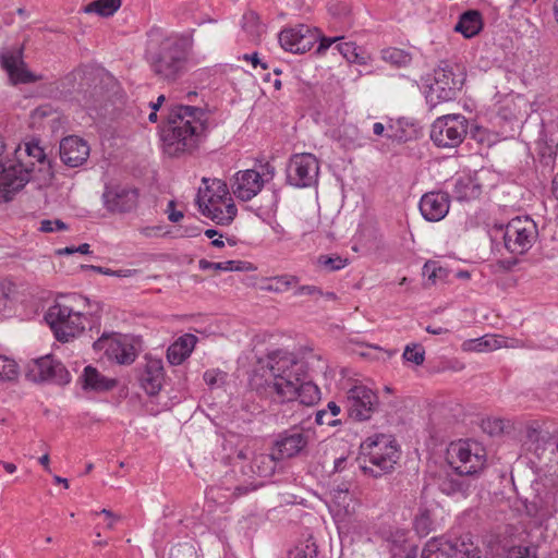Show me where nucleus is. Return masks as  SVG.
Masks as SVG:
<instances>
[{"label":"nucleus","mask_w":558,"mask_h":558,"mask_svg":"<svg viewBox=\"0 0 558 558\" xmlns=\"http://www.w3.org/2000/svg\"><path fill=\"white\" fill-rule=\"evenodd\" d=\"M279 460L274 450L271 453H253L248 448L242 449L234 463L239 470L227 473L221 483L210 486L207 493L215 501L225 502L253 492L263 485L256 477L270 476Z\"/></svg>","instance_id":"nucleus-1"},{"label":"nucleus","mask_w":558,"mask_h":558,"mask_svg":"<svg viewBox=\"0 0 558 558\" xmlns=\"http://www.w3.org/2000/svg\"><path fill=\"white\" fill-rule=\"evenodd\" d=\"M193 50V32L170 33L147 50V61L159 81L173 84L187 73Z\"/></svg>","instance_id":"nucleus-2"},{"label":"nucleus","mask_w":558,"mask_h":558,"mask_svg":"<svg viewBox=\"0 0 558 558\" xmlns=\"http://www.w3.org/2000/svg\"><path fill=\"white\" fill-rule=\"evenodd\" d=\"M207 130V114L198 107L177 105L168 114L163 130L165 151L178 156L194 150Z\"/></svg>","instance_id":"nucleus-3"},{"label":"nucleus","mask_w":558,"mask_h":558,"mask_svg":"<svg viewBox=\"0 0 558 558\" xmlns=\"http://www.w3.org/2000/svg\"><path fill=\"white\" fill-rule=\"evenodd\" d=\"M307 362L293 353L276 352L268 359L265 371V393L279 402H290L296 386L307 378Z\"/></svg>","instance_id":"nucleus-4"},{"label":"nucleus","mask_w":558,"mask_h":558,"mask_svg":"<svg viewBox=\"0 0 558 558\" xmlns=\"http://www.w3.org/2000/svg\"><path fill=\"white\" fill-rule=\"evenodd\" d=\"M88 300L81 294L59 295L45 314L58 341L69 342L78 337L85 329L87 316L85 308Z\"/></svg>","instance_id":"nucleus-5"},{"label":"nucleus","mask_w":558,"mask_h":558,"mask_svg":"<svg viewBox=\"0 0 558 558\" xmlns=\"http://www.w3.org/2000/svg\"><path fill=\"white\" fill-rule=\"evenodd\" d=\"M205 189H199L197 204L202 214L218 225H229L236 216L228 185L219 179L203 178Z\"/></svg>","instance_id":"nucleus-6"},{"label":"nucleus","mask_w":558,"mask_h":558,"mask_svg":"<svg viewBox=\"0 0 558 558\" xmlns=\"http://www.w3.org/2000/svg\"><path fill=\"white\" fill-rule=\"evenodd\" d=\"M371 465H364L363 471L374 477L390 472L399 459V450L389 435L368 437L361 446Z\"/></svg>","instance_id":"nucleus-7"},{"label":"nucleus","mask_w":558,"mask_h":558,"mask_svg":"<svg viewBox=\"0 0 558 558\" xmlns=\"http://www.w3.org/2000/svg\"><path fill=\"white\" fill-rule=\"evenodd\" d=\"M466 78L465 71L459 64L440 62L434 71V81L429 85L427 101L436 106L453 100L461 90Z\"/></svg>","instance_id":"nucleus-8"},{"label":"nucleus","mask_w":558,"mask_h":558,"mask_svg":"<svg viewBox=\"0 0 558 558\" xmlns=\"http://www.w3.org/2000/svg\"><path fill=\"white\" fill-rule=\"evenodd\" d=\"M447 461L458 475H474L484 469L486 454L477 442L459 440L449 445Z\"/></svg>","instance_id":"nucleus-9"},{"label":"nucleus","mask_w":558,"mask_h":558,"mask_svg":"<svg viewBox=\"0 0 558 558\" xmlns=\"http://www.w3.org/2000/svg\"><path fill=\"white\" fill-rule=\"evenodd\" d=\"M468 133V120L462 114H446L432 124L430 138L438 147H457Z\"/></svg>","instance_id":"nucleus-10"},{"label":"nucleus","mask_w":558,"mask_h":558,"mask_svg":"<svg viewBox=\"0 0 558 558\" xmlns=\"http://www.w3.org/2000/svg\"><path fill=\"white\" fill-rule=\"evenodd\" d=\"M287 182L298 189L312 187L317 184L319 175L318 159L310 153L291 156L287 165Z\"/></svg>","instance_id":"nucleus-11"},{"label":"nucleus","mask_w":558,"mask_h":558,"mask_svg":"<svg viewBox=\"0 0 558 558\" xmlns=\"http://www.w3.org/2000/svg\"><path fill=\"white\" fill-rule=\"evenodd\" d=\"M29 168L20 157V163H4V153L0 158V203L10 201L33 178Z\"/></svg>","instance_id":"nucleus-12"},{"label":"nucleus","mask_w":558,"mask_h":558,"mask_svg":"<svg viewBox=\"0 0 558 558\" xmlns=\"http://www.w3.org/2000/svg\"><path fill=\"white\" fill-rule=\"evenodd\" d=\"M264 168L266 170L264 173L254 169L238 171L231 180L233 195L243 202L255 197L262 191L265 182L275 175V168L267 162Z\"/></svg>","instance_id":"nucleus-13"},{"label":"nucleus","mask_w":558,"mask_h":558,"mask_svg":"<svg viewBox=\"0 0 558 558\" xmlns=\"http://www.w3.org/2000/svg\"><path fill=\"white\" fill-rule=\"evenodd\" d=\"M105 208L111 214H128L140 203V190L130 183H111L102 193Z\"/></svg>","instance_id":"nucleus-14"},{"label":"nucleus","mask_w":558,"mask_h":558,"mask_svg":"<svg viewBox=\"0 0 558 558\" xmlns=\"http://www.w3.org/2000/svg\"><path fill=\"white\" fill-rule=\"evenodd\" d=\"M537 236L535 222L529 217L513 218L506 227L505 246L514 254H523L530 250Z\"/></svg>","instance_id":"nucleus-15"},{"label":"nucleus","mask_w":558,"mask_h":558,"mask_svg":"<svg viewBox=\"0 0 558 558\" xmlns=\"http://www.w3.org/2000/svg\"><path fill=\"white\" fill-rule=\"evenodd\" d=\"M347 410L350 417L365 421L372 417L378 407L377 395L364 385H354L347 392Z\"/></svg>","instance_id":"nucleus-16"},{"label":"nucleus","mask_w":558,"mask_h":558,"mask_svg":"<svg viewBox=\"0 0 558 558\" xmlns=\"http://www.w3.org/2000/svg\"><path fill=\"white\" fill-rule=\"evenodd\" d=\"M26 377L34 383L51 381L64 385L70 381V373L61 362L50 355L33 360L27 366Z\"/></svg>","instance_id":"nucleus-17"},{"label":"nucleus","mask_w":558,"mask_h":558,"mask_svg":"<svg viewBox=\"0 0 558 558\" xmlns=\"http://www.w3.org/2000/svg\"><path fill=\"white\" fill-rule=\"evenodd\" d=\"M95 351H105V354L119 364H130L135 359L132 344L118 333H102L94 343Z\"/></svg>","instance_id":"nucleus-18"},{"label":"nucleus","mask_w":558,"mask_h":558,"mask_svg":"<svg viewBox=\"0 0 558 558\" xmlns=\"http://www.w3.org/2000/svg\"><path fill=\"white\" fill-rule=\"evenodd\" d=\"M318 35L306 25L286 28L279 34V43L286 51L304 53L312 49Z\"/></svg>","instance_id":"nucleus-19"},{"label":"nucleus","mask_w":558,"mask_h":558,"mask_svg":"<svg viewBox=\"0 0 558 558\" xmlns=\"http://www.w3.org/2000/svg\"><path fill=\"white\" fill-rule=\"evenodd\" d=\"M22 48L16 51L3 50L0 52V64L8 73L10 82L13 85L27 84L41 80L26 69V64L22 59Z\"/></svg>","instance_id":"nucleus-20"},{"label":"nucleus","mask_w":558,"mask_h":558,"mask_svg":"<svg viewBox=\"0 0 558 558\" xmlns=\"http://www.w3.org/2000/svg\"><path fill=\"white\" fill-rule=\"evenodd\" d=\"M525 437L530 449L539 456L554 447L558 439V428H551L547 423L532 422L526 426Z\"/></svg>","instance_id":"nucleus-21"},{"label":"nucleus","mask_w":558,"mask_h":558,"mask_svg":"<svg viewBox=\"0 0 558 558\" xmlns=\"http://www.w3.org/2000/svg\"><path fill=\"white\" fill-rule=\"evenodd\" d=\"M449 195L444 192H428L424 194L420 202L422 216L432 222L440 221L449 211Z\"/></svg>","instance_id":"nucleus-22"},{"label":"nucleus","mask_w":558,"mask_h":558,"mask_svg":"<svg viewBox=\"0 0 558 558\" xmlns=\"http://www.w3.org/2000/svg\"><path fill=\"white\" fill-rule=\"evenodd\" d=\"M308 444V435L303 432H287L276 441L274 451L277 459H290L301 453Z\"/></svg>","instance_id":"nucleus-23"},{"label":"nucleus","mask_w":558,"mask_h":558,"mask_svg":"<svg viewBox=\"0 0 558 558\" xmlns=\"http://www.w3.org/2000/svg\"><path fill=\"white\" fill-rule=\"evenodd\" d=\"M89 156L88 144L78 136H68L60 143L61 160L70 167L83 165Z\"/></svg>","instance_id":"nucleus-24"},{"label":"nucleus","mask_w":558,"mask_h":558,"mask_svg":"<svg viewBox=\"0 0 558 558\" xmlns=\"http://www.w3.org/2000/svg\"><path fill=\"white\" fill-rule=\"evenodd\" d=\"M329 508L336 512L337 515L349 514L353 511L352 495L350 493V483L343 482L333 484L329 492L326 494Z\"/></svg>","instance_id":"nucleus-25"},{"label":"nucleus","mask_w":558,"mask_h":558,"mask_svg":"<svg viewBox=\"0 0 558 558\" xmlns=\"http://www.w3.org/2000/svg\"><path fill=\"white\" fill-rule=\"evenodd\" d=\"M141 386L149 396L157 395L163 381V366L160 360H150L147 362L142 375Z\"/></svg>","instance_id":"nucleus-26"},{"label":"nucleus","mask_w":558,"mask_h":558,"mask_svg":"<svg viewBox=\"0 0 558 558\" xmlns=\"http://www.w3.org/2000/svg\"><path fill=\"white\" fill-rule=\"evenodd\" d=\"M15 154L17 163H20L21 157L24 163H27L29 168H34V172L36 171V165H38L39 171L49 169V162L46 158L44 149L37 143H26L25 147L23 149L19 147L15 150Z\"/></svg>","instance_id":"nucleus-27"},{"label":"nucleus","mask_w":558,"mask_h":558,"mask_svg":"<svg viewBox=\"0 0 558 558\" xmlns=\"http://www.w3.org/2000/svg\"><path fill=\"white\" fill-rule=\"evenodd\" d=\"M196 343V337L185 333L172 343L167 351L168 361L172 365L181 364L193 351Z\"/></svg>","instance_id":"nucleus-28"},{"label":"nucleus","mask_w":558,"mask_h":558,"mask_svg":"<svg viewBox=\"0 0 558 558\" xmlns=\"http://www.w3.org/2000/svg\"><path fill=\"white\" fill-rule=\"evenodd\" d=\"M502 347H509L506 341L496 336H483L476 339H469L463 341L461 349L464 352H489Z\"/></svg>","instance_id":"nucleus-29"},{"label":"nucleus","mask_w":558,"mask_h":558,"mask_svg":"<svg viewBox=\"0 0 558 558\" xmlns=\"http://www.w3.org/2000/svg\"><path fill=\"white\" fill-rule=\"evenodd\" d=\"M483 27L482 15L478 11L470 10L461 14L454 31L461 33L465 38L477 35Z\"/></svg>","instance_id":"nucleus-30"},{"label":"nucleus","mask_w":558,"mask_h":558,"mask_svg":"<svg viewBox=\"0 0 558 558\" xmlns=\"http://www.w3.org/2000/svg\"><path fill=\"white\" fill-rule=\"evenodd\" d=\"M83 387L95 391H107L112 389L117 381L100 374L95 367L86 366L84 369Z\"/></svg>","instance_id":"nucleus-31"},{"label":"nucleus","mask_w":558,"mask_h":558,"mask_svg":"<svg viewBox=\"0 0 558 558\" xmlns=\"http://www.w3.org/2000/svg\"><path fill=\"white\" fill-rule=\"evenodd\" d=\"M465 475H459L458 477L448 476L441 484V490L447 495L461 494L466 497L472 488H475L474 481L464 477Z\"/></svg>","instance_id":"nucleus-32"},{"label":"nucleus","mask_w":558,"mask_h":558,"mask_svg":"<svg viewBox=\"0 0 558 558\" xmlns=\"http://www.w3.org/2000/svg\"><path fill=\"white\" fill-rule=\"evenodd\" d=\"M453 547L451 542L442 537L428 541L422 551V558H452Z\"/></svg>","instance_id":"nucleus-33"},{"label":"nucleus","mask_w":558,"mask_h":558,"mask_svg":"<svg viewBox=\"0 0 558 558\" xmlns=\"http://www.w3.org/2000/svg\"><path fill=\"white\" fill-rule=\"evenodd\" d=\"M299 281V277L284 274L265 279V282L260 289L267 292L282 293L292 287H295Z\"/></svg>","instance_id":"nucleus-34"},{"label":"nucleus","mask_w":558,"mask_h":558,"mask_svg":"<svg viewBox=\"0 0 558 558\" xmlns=\"http://www.w3.org/2000/svg\"><path fill=\"white\" fill-rule=\"evenodd\" d=\"M295 400L304 405H314L320 400V390L313 381L301 380L292 401Z\"/></svg>","instance_id":"nucleus-35"},{"label":"nucleus","mask_w":558,"mask_h":558,"mask_svg":"<svg viewBox=\"0 0 558 558\" xmlns=\"http://www.w3.org/2000/svg\"><path fill=\"white\" fill-rule=\"evenodd\" d=\"M122 4V0H94L83 8L86 14L95 13L101 17L112 16Z\"/></svg>","instance_id":"nucleus-36"},{"label":"nucleus","mask_w":558,"mask_h":558,"mask_svg":"<svg viewBox=\"0 0 558 558\" xmlns=\"http://www.w3.org/2000/svg\"><path fill=\"white\" fill-rule=\"evenodd\" d=\"M242 28L251 40H259L265 33V25L260 22L259 15L254 11L244 13L242 17Z\"/></svg>","instance_id":"nucleus-37"},{"label":"nucleus","mask_w":558,"mask_h":558,"mask_svg":"<svg viewBox=\"0 0 558 558\" xmlns=\"http://www.w3.org/2000/svg\"><path fill=\"white\" fill-rule=\"evenodd\" d=\"M451 546L453 547V555L459 553L463 558H482L480 547L475 545L473 537L469 534L451 543Z\"/></svg>","instance_id":"nucleus-38"},{"label":"nucleus","mask_w":558,"mask_h":558,"mask_svg":"<svg viewBox=\"0 0 558 558\" xmlns=\"http://www.w3.org/2000/svg\"><path fill=\"white\" fill-rule=\"evenodd\" d=\"M198 266L202 270L214 269L223 271H245L248 269V263L242 260H228L213 263L206 259H201Z\"/></svg>","instance_id":"nucleus-39"},{"label":"nucleus","mask_w":558,"mask_h":558,"mask_svg":"<svg viewBox=\"0 0 558 558\" xmlns=\"http://www.w3.org/2000/svg\"><path fill=\"white\" fill-rule=\"evenodd\" d=\"M336 50H338L344 59H347L349 62L357 63V64H366L368 57L365 54H361L357 50V46L352 43H339L335 47Z\"/></svg>","instance_id":"nucleus-40"},{"label":"nucleus","mask_w":558,"mask_h":558,"mask_svg":"<svg viewBox=\"0 0 558 558\" xmlns=\"http://www.w3.org/2000/svg\"><path fill=\"white\" fill-rule=\"evenodd\" d=\"M414 530L421 537L427 536L434 530V522L428 509H420L414 518Z\"/></svg>","instance_id":"nucleus-41"},{"label":"nucleus","mask_w":558,"mask_h":558,"mask_svg":"<svg viewBox=\"0 0 558 558\" xmlns=\"http://www.w3.org/2000/svg\"><path fill=\"white\" fill-rule=\"evenodd\" d=\"M423 275L427 277L430 284H436L438 281H444L448 272L437 262L428 260L423 267Z\"/></svg>","instance_id":"nucleus-42"},{"label":"nucleus","mask_w":558,"mask_h":558,"mask_svg":"<svg viewBox=\"0 0 558 558\" xmlns=\"http://www.w3.org/2000/svg\"><path fill=\"white\" fill-rule=\"evenodd\" d=\"M348 259L339 255H320L317 265L327 271H336L347 266Z\"/></svg>","instance_id":"nucleus-43"},{"label":"nucleus","mask_w":558,"mask_h":558,"mask_svg":"<svg viewBox=\"0 0 558 558\" xmlns=\"http://www.w3.org/2000/svg\"><path fill=\"white\" fill-rule=\"evenodd\" d=\"M19 368L14 360L0 355V379L14 380L17 378Z\"/></svg>","instance_id":"nucleus-44"},{"label":"nucleus","mask_w":558,"mask_h":558,"mask_svg":"<svg viewBox=\"0 0 558 558\" xmlns=\"http://www.w3.org/2000/svg\"><path fill=\"white\" fill-rule=\"evenodd\" d=\"M402 356L407 362H412L415 365H422L425 361V350L418 343L408 344L404 348Z\"/></svg>","instance_id":"nucleus-45"},{"label":"nucleus","mask_w":558,"mask_h":558,"mask_svg":"<svg viewBox=\"0 0 558 558\" xmlns=\"http://www.w3.org/2000/svg\"><path fill=\"white\" fill-rule=\"evenodd\" d=\"M383 59L399 66L408 64L411 60L408 53L397 48H389L384 50Z\"/></svg>","instance_id":"nucleus-46"},{"label":"nucleus","mask_w":558,"mask_h":558,"mask_svg":"<svg viewBox=\"0 0 558 558\" xmlns=\"http://www.w3.org/2000/svg\"><path fill=\"white\" fill-rule=\"evenodd\" d=\"M226 378L227 374L220 369H208L204 373V380L211 388L222 386Z\"/></svg>","instance_id":"nucleus-47"},{"label":"nucleus","mask_w":558,"mask_h":558,"mask_svg":"<svg viewBox=\"0 0 558 558\" xmlns=\"http://www.w3.org/2000/svg\"><path fill=\"white\" fill-rule=\"evenodd\" d=\"M104 99V92L101 87H94L92 92H85L83 96L84 106L86 108H97Z\"/></svg>","instance_id":"nucleus-48"},{"label":"nucleus","mask_w":558,"mask_h":558,"mask_svg":"<svg viewBox=\"0 0 558 558\" xmlns=\"http://www.w3.org/2000/svg\"><path fill=\"white\" fill-rule=\"evenodd\" d=\"M317 548L315 544H305L295 547L290 551V558H316Z\"/></svg>","instance_id":"nucleus-49"},{"label":"nucleus","mask_w":558,"mask_h":558,"mask_svg":"<svg viewBox=\"0 0 558 558\" xmlns=\"http://www.w3.org/2000/svg\"><path fill=\"white\" fill-rule=\"evenodd\" d=\"M68 230V226L60 219L49 220L45 219L40 221L39 231L49 233L54 231Z\"/></svg>","instance_id":"nucleus-50"},{"label":"nucleus","mask_w":558,"mask_h":558,"mask_svg":"<svg viewBox=\"0 0 558 558\" xmlns=\"http://www.w3.org/2000/svg\"><path fill=\"white\" fill-rule=\"evenodd\" d=\"M392 558H416L417 557V546L414 545H403L401 547L391 548Z\"/></svg>","instance_id":"nucleus-51"},{"label":"nucleus","mask_w":558,"mask_h":558,"mask_svg":"<svg viewBox=\"0 0 558 558\" xmlns=\"http://www.w3.org/2000/svg\"><path fill=\"white\" fill-rule=\"evenodd\" d=\"M510 558H537L535 547L518 546L509 553Z\"/></svg>","instance_id":"nucleus-52"},{"label":"nucleus","mask_w":558,"mask_h":558,"mask_svg":"<svg viewBox=\"0 0 558 558\" xmlns=\"http://www.w3.org/2000/svg\"><path fill=\"white\" fill-rule=\"evenodd\" d=\"M294 295L295 296H301V295L316 296V295H323V291L316 286L305 284V286L298 287L294 291Z\"/></svg>","instance_id":"nucleus-53"},{"label":"nucleus","mask_w":558,"mask_h":558,"mask_svg":"<svg viewBox=\"0 0 558 558\" xmlns=\"http://www.w3.org/2000/svg\"><path fill=\"white\" fill-rule=\"evenodd\" d=\"M95 514H104L108 519L107 529L113 530L116 523L121 519V517L109 509H102L100 512L95 511Z\"/></svg>","instance_id":"nucleus-54"},{"label":"nucleus","mask_w":558,"mask_h":558,"mask_svg":"<svg viewBox=\"0 0 558 558\" xmlns=\"http://www.w3.org/2000/svg\"><path fill=\"white\" fill-rule=\"evenodd\" d=\"M342 39V37H322L317 48V52L324 53L332 44H336Z\"/></svg>","instance_id":"nucleus-55"},{"label":"nucleus","mask_w":558,"mask_h":558,"mask_svg":"<svg viewBox=\"0 0 558 558\" xmlns=\"http://www.w3.org/2000/svg\"><path fill=\"white\" fill-rule=\"evenodd\" d=\"M327 414H328L327 410L317 411L316 416H315V422L318 425H324V424H327L330 426L336 425L337 424L336 420H326Z\"/></svg>","instance_id":"nucleus-56"},{"label":"nucleus","mask_w":558,"mask_h":558,"mask_svg":"<svg viewBox=\"0 0 558 558\" xmlns=\"http://www.w3.org/2000/svg\"><path fill=\"white\" fill-rule=\"evenodd\" d=\"M182 218H183V213L182 211H177L174 209V202L173 201L169 202V204H168V219L171 222H178Z\"/></svg>","instance_id":"nucleus-57"},{"label":"nucleus","mask_w":558,"mask_h":558,"mask_svg":"<svg viewBox=\"0 0 558 558\" xmlns=\"http://www.w3.org/2000/svg\"><path fill=\"white\" fill-rule=\"evenodd\" d=\"M328 11L332 15H340L347 12V7L342 3H330L328 5Z\"/></svg>","instance_id":"nucleus-58"},{"label":"nucleus","mask_w":558,"mask_h":558,"mask_svg":"<svg viewBox=\"0 0 558 558\" xmlns=\"http://www.w3.org/2000/svg\"><path fill=\"white\" fill-rule=\"evenodd\" d=\"M51 111H52L51 107L48 105H45V106H40V107L36 108L34 110L33 116H34V118L41 119V118L49 116L51 113Z\"/></svg>","instance_id":"nucleus-59"},{"label":"nucleus","mask_w":558,"mask_h":558,"mask_svg":"<svg viewBox=\"0 0 558 558\" xmlns=\"http://www.w3.org/2000/svg\"><path fill=\"white\" fill-rule=\"evenodd\" d=\"M243 59L246 61H251L254 68H256L257 65H260L263 69L268 68L266 63L260 62V60L258 59V54L256 52L252 54H244Z\"/></svg>","instance_id":"nucleus-60"},{"label":"nucleus","mask_w":558,"mask_h":558,"mask_svg":"<svg viewBox=\"0 0 558 558\" xmlns=\"http://www.w3.org/2000/svg\"><path fill=\"white\" fill-rule=\"evenodd\" d=\"M82 268L90 269V270H94V271H97V272H100L104 275H108V276L113 275V270H111L109 268H102L100 266L83 265Z\"/></svg>","instance_id":"nucleus-61"},{"label":"nucleus","mask_w":558,"mask_h":558,"mask_svg":"<svg viewBox=\"0 0 558 558\" xmlns=\"http://www.w3.org/2000/svg\"><path fill=\"white\" fill-rule=\"evenodd\" d=\"M425 330L428 332V333H432V335H444V333H447L448 332V329L446 328H442V327H432V326H427L425 328Z\"/></svg>","instance_id":"nucleus-62"},{"label":"nucleus","mask_w":558,"mask_h":558,"mask_svg":"<svg viewBox=\"0 0 558 558\" xmlns=\"http://www.w3.org/2000/svg\"><path fill=\"white\" fill-rule=\"evenodd\" d=\"M327 411L330 412L331 416H336L340 413V408L339 405L333 402V401H330L328 404H327Z\"/></svg>","instance_id":"nucleus-63"},{"label":"nucleus","mask_w":558,"mask_h":558,"mask_svg":"<svg viewBox=\"0 0 558 558\" xmlns=\"http://www.w3.org/2000/svg\"><path fill=\"white\" fill-rule=\"evenodd\" d=\"M551 192L556 199H558V173L554 177L551 182Z\"/></svg>","instance_id":"nucleus-64"}]
</instances>
